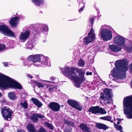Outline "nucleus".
<instances>
[{
    "label": "nucleus",
    "instance_id": "nucleus-1",
    "mask_svg": "<svg viewBox=\"0 0 132 132\" xmlns=\"http://www.w3.org/2000/svg\"><path fill=\"white\" fill-rule=\"evenodd\" d=\"M115 65L117 69L114 68L111 71L110 75L114 79H123L125 78V73L128 69L127 60L123 59L116 61ZM109 76L110 77V75Z\"/></svg>",
    "mask_w": 132,
    "mask_h": 132
},
{
    "label": "nucleus",
    "instance_id": "nucleus-2",
    "mask_svg": "<svg viewBox=\"0 0 132 132\" xmlns=\"http://www.w3.org/2000/svg\"><path fill=\"white\" fill-rule=\"evenodd\" d=\"M69 77L73 80L76 87H79L80 84L85 79V71L82 69L73 67L69 69Z\"/></svg>",
    "mask_w": 132,
    "mask_h": 132
},
{
    "label": "nucleus",
    "instance_id": "nucleus-3",
    "mask_svg": "<svg viewBox=\"0 0 132 132\" xmlns=\"http://www.w3.org/2000/svg\"><path fill=\"white\" fill-rule=\"evenodd\" d=\"M0 87L4 89L9 87L22 88L21 85L13 79L0 73Z\"/></svg>",
    "mask_w": 132,
    "mask_h": 132
},
{
    "label": "nucleus",
    "instance_id": "nucleus-4",
    "mask_svg": "<svg viewBox=\"0 0 132 132\" xmlns=\"http://www.w3.org/2000/svg\"><path fill=\"white\" fill-rule=\"evenodd\" d=\"M123 105V111L127 118H132V96L125 98Z\"/></svg>",
    "mask_w": 132,
    "mask_h": 132
},
{
    "label": "nucleus",
    "instance_id": "nucleus-5",
    "mask_svg": "<svg viewBox=\"0 0 132 132\" xmlns=\"http://www.w3.org/2000/svg\"><path fill=\"white\" fill-rule=\"evenodd\" d=\"M42 55L37 54L36 55H31L29 56L27 58L26 60L24 61L23 64L24 66L27 65L28 68L30 67L31 64H30V61L32 62V64L35 67L38 66L40 63V61L41 58V56Z\"/></svg>",
    "mask_w": 132,
    "mask_h": 132
},
{
    "label": "nucleus",
    "instance_id": "nucleus-6",
    "mask_svg": "<svg viewBox=\"0 0 132 132\" xmlns=\"http://www.w3.org/2000/svg\"><path fill=\"white\" fill-rule=\"evenodd\" d=\"M101 36L103 39L107 41L112 38V35L111 31L108 29H102L101 31Z\"/></svg>",
    "mask_w": 132,
    "mask_h": 132
},
{
    "label": "nucleus",
    "instance_id": "nucleus-7",
    "mask_svg": "<svg viewBox=\"0 0 132 132\" xmlns=\"http://www.w3.org/2000/svg\"><path fill=\"white\" fill-rule=\"evenodd\" d=\"M1 113L3 117L7 120H11V117L12 111L8 107H4L1 109Z\"/></svg>",
    "mask_w": 132,
    "mask_h": 132
},
{
    "label": "nucleus",
    "instance_id": "nucleus-8",
    "mask_svg": "<svg viewBox=\"0 0 132 132\" xmlns=\"http://www.w3.org/2000/svg\"><path fill=\"white\" fill-rule=\"evenodd\" d=\"M0 32H2L5 35L6 34L10 36L15 37V34L7 27L4 24L0 25Z\"/></svg>",
    "mask_w": 132,
    "mask_h": 132
},
{
    "label": "nucleus",
    "instance_id": "nucleus-9",
    "mask_svg": "<svg viewBox=\"0 0 132 132\" xmlns=\"http://www.w3.org/2000/svg\"><path fill=\"white\" fill-rule=\"evenodd\" d=\"M95 38V36L92 27L88 35L84 39L83 42L85 45H88L89 43L92 42Z\"/></svg>",
    "mask_w": 132,
    "mask_h": 132
},
{
    "label": "nucleus",
    "instance_id": "nucleus-10",
    "mask_svg": "<svg viewBox=\"0 0 132 132\" xmlns=\"http://www.w3.org/2000/svg\"><path fill=\"white\" fill-rule=\"evenodd\" d=\"M114 43L119 46L121 47L123 49L127 48V47L125 44V39L122 37L117 36L116 37L114 40Z\"/></svg>",
    "mask_w": 132,
    "mask_h": 132
},
{
    "label": "nucleus",
    "instance_id": "nucleus-11",
    "mask_svg": "<svg viewBox=\"0 0 132 132\" xmlns=\"http://www.w3.org/2000/svg\"><path fill=\"white\" fill-rule=\"evenodd\" d=\"M111 90L110 89L106 88L104 91V94L100 96V98L101 99V101L103 100H109L111 99Z\"/></svg>",
    "mask_w": 132,
    "mask_h": 132
},
{
    "label": "nucleus",
    "instance_id": "nucleus-12",
    "mask_svg": "<svg viewBox=\"0 0 132 132\" xmlns=\"http://www.w3.org/2000/svg\"><path fill=\"white\" fill-rule=\"evenodd\" d=\"M48 58L44 56L43 55L41 56V58L40 61V63L39 66L43 67H45L46 66L50 67L51 66V64L48 62Z\"/></svg>",
    "mask_w": 132,
    "mask_h": 132
},
{
    "label": "nucleus",
    "instance_id": "nucleus-13",
    "mask_svg": "<svg viewBox=\"0 0 132 132\" xmlns=\"http://www.w3.org/2000/svg\"><path fill=\"white\" fill-rule=\"evenodd\" d=\"M49 108L54 112L58 111L60 108V105L58 103L55 102H51L48 105Z\"/></svg>",
    "mask_w": 132,
    "mask_h": 132
},
{
    "label": "nucleus",
    "instance_id": "nucleus-14",
    "mask_svg": "<svg viewBox=\"0 0 132 132\" xmlns=\"http://www.w3.org/2000/svg\"><path fill=\"white\" fill-rule=\"evenodd\" d=\"M67 102L72 107L76 108L79 110L81 111L82 109L81 106L75 101L72 100H68Z\"/></svg>",
    "mask_w": 132,
    "mask_h": 132
},
{
    "label": "nucleus",
    "instance_id": "nucleus-15",
    "mask_svg": "<svg viewBox=\"0 0 132 132\" xmlns=\"http://www.w3.org/2000/svg\"><path fill=\"white\" fill-rule=\"evenodd\" d=\"M44 117V116L41 114L35 113L32 114L30 117V119L34 122H37L38 121V118L42 119Z\"/></svg>",
    "mask_w": 132,
    "mask_h": 132
},
{
    "label": "nucleus",
    "instance_id": "nucleus-16",
    "mask_svg": "<svg viewBox=\"0 0 132 132\" xmlns=\"http://www.w3.org/2000/svg\"><path fill=\"white\" fill-rule=\"evenodd\" d=\"M30 34L29 30L26 31L24 32H21L19 36V38L22 41L26 40L29 37Z\"/></svg>",
    "mask_w": 132,
    "mask_h": 132
},
{
    "label": "nucleus",
    "instance_id": "nucleus-17",
    "mask_svg": "<svg viewBox=\"0 0 132 132\" xmlns=\"http://www.w3.org/2000/svg\"><path fill=\"white\" fill-rule=\"evenodd\" d=\"M20 16H15L12 18L9 21V23L12 27H16L18 24V22L20 19Z\"/></svg>",
    "mask_w": 132,
    "mask_h": 132
},
{
    "label": "nucleus",
    "instance_id": "nucleus-18",
    "mask_svg": "<svg viewBox=\"0 0 132 132\" xmlns=\"http://www.w3.org/2000/svg\"><path fill=\"white\" fill-rule=\"evenodd\" d=\"M79 126L83 132H91L90 128L85 124L81 123L79 125Z\"/></svg>",
    "mask_w": 132,
    "mask_h": 132
},
{
    "label": "nucleus",
    "instance_id": "nucleus-19",
    "mask_svg": "<svg viewBox=\"0 0 132 132\" xmlns=\"http://www.w3.org/2000/svg\"><path fill=\"white\" fill-rule=\"evenodd\" d=\"M31 100L33 104H35L38 108H40L43 105L36 98L32 97Z\"/></svg>",
    "mask_w": 132,
    "mask_h": 132
},
{
    "label": "nucleus",
    "instance_id": "nucleus-20",
    "mask_svg": "<svg viewBox=\"0 0 132 132\" xmlns=\"http://www.w3.org/2000/svg\"><path fill=\"white\" fill-rule=\"evenodd\" d=\"M99 106H91L88 110V111L93 114H97Z\"/></svg>",
    "mask_w": 132,
    "mask_h": 132
},
{
    "label": "nucleus",
    "instance_id": "nucleus-21",
    "mask_svg": "<svg viewBox=\"0 0 132 132\" xmlns=\"http://www.w3.org/2000/svg\"><path fill=\"white\" fill-rule=\"evenodd\" d=\"M26 127L29 132H36L35 127L31 123H29L28 125Z\"/></svg>",
    "mask_w": 132,
    "mask_h": 132
},
{
    "label": "nucleus",
    "instance_id": "nucleus-22",
    "mask_svg": "<svg viewBox=\"0 0 132 132\" xmlns=\"http://www.w3.org/2000/svg\"><path fill=\"white\" fill-rule=\"evenodd\" d=\"M96 126L99 129H102L104 130H105L109 128V127L106 125L101 123H96Z\"/></svg>",
    "mask_w": 132,
    "mask_h": 132
},
{
    "label": "nucleus",
    "instance_id": "nucleus-23",
    "mask_svg": "<svg viewBox=\"0 0 132 132\" xmlns=\"http://www.w3.org/2000/svg\"><path fill=\"white\" fill-rule=\"evenodd\" d=\"M8 95L9 98L11 100H14L17 98V97L13 92H10L8 93Z\"/></svg>",
    "mask_w": 132,
    "mask_h": 132
},
{
    "label": "nucleus",
    "instance_id": "nucleus-24",
    "mask_svg": "<svg viewBox=\"0 0 132 132\" xmlns=\"http://www.w3.org/2000/svg\"><path fill=\"white\" fill-rule=\"evenodd\" d=\"M32 2H33L36 5L40 6L41 5L43 4L44 2V0H32Z\"/></svg>",
    "mask_w": 132,
    "mask_h": 132
},
{
    "label": "nucleus",
    "instance_id": "nucleus-25",
    "mask_svg": "<svg viewBox=\"0 0 132 132\" xmlns=\"http://www.w3.org/2000/svg\"><path fill=\"white\" fill-rule=\"evenodd\" d=\"M31 82L33 84L37 85L39 88L43 87L44 85V84L42 83L38 82L35 81H32Z\"/></svg>",
    "mask_w": 132,
    "mask_h": 132
},
{
    "label": "nucleus",
    "instance_id": "nucleus-26",
    "mask_svg": "<svg viewBox=\"0 0 132 132\" xmlns=\"http://www.w3.org/2000/svg\"><path fill=\"white\" fill-rule=\"evenodd\" d=\"M121 50H107V53L113 55H117L118 54L117 53Z\"/></svg>",
    "mask_w": 132,
    "mask_h": 132
},
{
    "label": "nucleus",
    "instance_id": "nucleus-27",
    "mask_svg": "<svg viewBox=\"0 0 132 132\" xmlns=\"http://www.w3.org/2000/svg\"><path fill=\"white\" fill-rule=\"evenodd\" d=\"M112 118V117L110 116H106L101 117L100 118V119L103 120L109 121L111 122L112 123L113 122V120H111Z\"/></svg>",
    "mask_w": 132,
    "mask_h": 132
},
{
    "label": "nucleus",
    "instance_id": "nucleus-28",
    "mask_svg": "<svg viewBox=\"0 0 132 132\" xmlns=\"http://www.w3.org/2000/svg\"><path fill=\"white\" fill-rule=\"evenodd\" d=\"M106 113V112L105 110L104 109L102 108H100L99 106L97 114H105Z\"/></svg>",
    "mask_w": 132,
    "mask_h": 132
},
{
    "label": "nucleus",
    "instance_id": "nucleus-29",
    "mask_svg": "<svg viewBox=\"0 0 132 132\" xmlns=\"http://www.w3.org/2000/svg\"><path fill=\"white\" fill-rule=\"evenodd\" d=\"M85 64V62L81 59H80L78 63V65L79 67H83Z\"/></svg>",
    "mask_w": 132,
    "mask_h": 132
},
{
    "label": "nucleus",
    "instance_id": "nucleus-30",
    "mask_svg": "<svg viewBox=\"0 0 132 132\" xmlns=\"http://www.w3.org/2000/svg\"><path fill=\"white\" fill-rule=\"evenodd\" d=\"M114 126L118 130H119L120 132H123L122 130V127L120 125H119L115 123H114Z\"/></svg>",
    "mask_w": 132,
    "mask_h": 132
},
{
    "label": "nucleus",
    "instance_id": "nucleus-31",
    "mask_svg": "<svg viewBox=\"0 0 132 132\" xmlns=\"http://www.w3.org/2000/svg\"><path fill=\"white\" fill-rule=\"evenodd\" d=\"M20 105L24 109H27V102L24 101L23 102H22L20 103Z\"/></svg>",
    "mask_w": 132,
    "mask_h": 132
},
{
    "label": "nucleus",
    "instance_id": "nucleus-32",
    "mask_svg": "<svg viewBox=\"0 0 132 132\" xmlns=\"http://www.w3.org/2000/svg\"><path fill=\"white\" fill-rule=\"evenodd\" d=\"M45 126L51 129H53V126L51 124L47 122H45Z\"/></svg>",
    "mask_w": 132,
    "mask_h": 132
},
{
    "label": "nucleus",
    "instance_id": "nucleus-33",
    "mask_svg": "<svg viewBox=\"0 0 132 132\" xmlns=\"http://www.w3.org/2000/svg\"><path fill=\"white\" fill-rule=\"evenodd\" d=\"M109 47L110 50H117V47L114 45H109Z\"/></svg>",
    "mask_w": 132,
    "mask_h": 132
},
{
    "label": "nucleus",
    "instance_id": "nucleus-34",
    "mask_svg": "<svg viewBox=\"0 0 132 132\" xmlns=\"http://www.w3.org/2000/svg\"><path fill=\"white\" fill-rule=\"evenodd\" d=\"M60 69L62 73L65 76H66V68L65 67L64 68H61Z\"/></svg>",
    "mask_w": 132,
    "mask_h": 132
},
{
    "label": "nucleus",
    "instance_id": "nucleus-35",
    "mask_svg": "<svg viewBox=\"0 0 132 132\" xmlns=\"http://www.w3.org/2000/svg\"><path fill=\"white\" fill-rule=\"evenodd\" d=\"M36 132H46L45 129L43 127H41L39 128Z\"/></svg>",
    "mask_w": 132,
    "mask_h": 132
},
{
    "label": "nucleus",
    "instance_id": "nucleus-36",
    "mask_svg": "<svg viewBox=\"0 0 132 132\" xmlns=\"http://www.w3.org/2000/svg\"><path fill=\"white\" fill-rule=\"evenodd\" d=\"M5 47L4 44H0V50H4Z\"/></svg>",
    "mask_w": 132,
    "mask_h": 132
},
{
    "label": "nucleus",
    "instance_id": "nucleus-37",
    "mask_svg": "<svg viewBox=\"0 0 132 132\" xmlns=\"http://www.w3.org/2000/svg\"><path fill=\"white\" fill-rule=\"evenodd\" d=\"M90 22L91 25H92L94 22V18L93 17H92L91 18H90Z\"/></svg>",
    "mask_w": 132,
    "mask_h": 132
},
{
    "label": "nucleus",
    "instance_id": "nucleus-38",
    "mask_svg": "<svg viewBox=\"0 0 132 132\" xmlns=\"http://www.w3.org/2000/svg\"><path fill=\"white\" fill-rule=\"evenodd\" d=\"M28 46V48L30 49V50H31V48L33 47L32 44H29Z\"/></svg>",
    "mask_w": 132,
    "mask_h": 132
},
{
    "label": "nucleus",
    "instance_id": "nucleus-39",
    "mask_svg": "<svg viewBox=\"0 0 132 132\" xmlns=\"http://www.w3.org/2000/svg\"><path fill=\"white\" fill-rule=\"evenodd\" d=\"M53 88L51 86L49 87V90L50 91H53Z\"/></svg>",
    "mask_w": 132,
    "mask_h": 132
},
{
    "label": "nucleus",
    "instance_id": "nucleus-40",
    "mask_svg": "<svg viewBox=\"0 0 132 132\" xmlns=\"http://www.w3.org/2000/svg\"><path fill=\"white\" fill-rule=\"evenodd\" d=\"M4 65V66H7L9 64L7 62H5L3 63Z\"/></svg>",
    "mask_w": 132,
    "mask_h": 132
},
{
    "label": "nucleus",
    "instance_id": "nucleus-41",
    "mask_svg": "<svg viewBox=\"0 0 132 132\" xmlns=\"http://www.w3.org/2000/svg\"><path fill=\"white\" fill-rule=\"evenodd\" d=\"M86 75H92V72H87L86 73Z\"/></svg>",
    "mask_w": 132,
    "mask_h": 132
},
{
    "label": "nucleus",
    "instance_id": "nucleus-42",
    "mask_svg": "<svg viewBox=\"0 0 132 132\" xmlns=\"http://www.w3.org/2000/svg\"><path fill=\"white\" fill-rule=\"evenodd\" d=\"M84 8V6H83L82 7L80 8L79 10V13H80L83 10V8Z\"/></svg>",
    "mask_w": 132,
    "mask_h": 132
},
{
    "label": "nucleus",
    "instance_id": "nucleus-43",
    "mask_svg": "<svg viewBox=\"0 0 132 132\" xmlns=\"http://www.w3.org/2000/svg\"><path fill=\"white\" fill-rule=\"evenodd\" d=\"M47 27H48L47 26H45L44 27H43L42 28V29L44 31H46V28H47Z\"/></svg>",
    "mask_w": 132,
    "mask_h": 132
},
{
    "label": "nucleus",
    "instance_id": "nucleus-44",
    "mask_svg": "<svg viewBox=\"0 0 132 132\" xmlns=\"http://www.w3.org/2000/svg\"><path fill=\"white\" fill-rule=\"evenodd\" d=\"M27 77L28 78H30L31 79H32V78H33V77L31 76L29 74H27Z\"/></svg>",
    "mask_w": 132,
    "mask_h": 132
},
{
    "label": "nucleus",
    "instance_id": "nucleus-45",
    "mask_svg": "<svg viewBox=\"0 0 132 132\" xmlns=\"http://www.w3.org/2000/svg\"><path fill=\"white\" fill-rule=\"evenodd\" d=\"M50 79L51 80H55V79H56V78L53 77H51L50 78Z\"/></svg>",
    "mask_w": 132,
    "mask_h": 132
},
{
    "label": "nucleus",
    "instance_id": "nucleus-46",
    "mask_svg": "<svg viewBox=\"0 0 132 132\" xmlns=\"http://www.w3.org/2000/svg\"><path fill=\"white\" fill-rule=\"evenodd\" d=\"M130 70L132 72V64L130 65Z\"/></svg>",
    "mask_w": 132,
    "mask_h": 132
},
{
    "label": "nucleus",
    "instance_id": "nucleus-47",
    "mask_svg": "<svg viewBox=\"0 0 132 132\" xmlns=\"http://www.w3.org/2000/svg\"><path fill=\"white\" fill-rule=\"evenodd\" d=\"M18 132H25V131L23 130H21L18 131Z\"/></svg>",
    "mask_w": 132,
    "mask_h": 132
},
{
    "label": "nucleus",
    "instance_id": "nucleus-48",
    "mask_svg": "<svg viewBox=\"0 0 132 132\" xmlns=\"http://www.w3.org/2000/svg\"><path fill=\"white\" fill-rule=\"evenodd\" d=\"M71 129H69L68 132H71ZM67 132H68V131H67Z\"/></svg>",
    "mask_w": 132,
    "mask_h": 132
},
{
    "label": "nucleus",
    "instance_id": "nucleus-49",
    "mask_svg": "<svg viewBox=\"0 0 132 132\" xmlns=\"http://www.w3.org/2000/svg\"><path fill=\"white\" fill-rule=\"evenodd\" d=\"M66 123H67H67H68V124H69L70 123V122L69 121H67V122H66Z\"/></svg>",
    "mask_w": 132,
    "mask_h": 132
},
{
    "label": "nucleus",
    "instance_id": "nucleus-50",
    "mask_svg": "<svg viewBox=\"0 0 132 132\" xmlns=\"http://www.w3.org/2000/svg\"><path fill=\"white\" fill-rule=\"evenodd\" d=\"M20 59L21 60H23V57H21L20 58Z\"/></svg>",
    "mask_w": 132,
    "mask_h": 132
},
{
    "label": "nucleus",
    "instance_id": "nucleus-51",
    "mask_svg": "<svg viewBox=\"0 0 132 132\" xmlns=\"http://www.w3.org/2000/svg\"><path fill=\"white\" fill-rule=\"evenodd\" d=\"M48 82H51V83H54L55 82L50 81H48Z\"/></svg>",
    "mask_w": 132,
    "mask_h": 132
},
{
    "label": "nucleus",
    "instance_id": "nucleus-52",
    "mask_svg": "<svg viewBox=\"0 0 132 132\" xmlns=\"http://www.w3.org/2000/svg\"><path fill=\"white\" fill-rule=\"evenodd\" d=\"M117 124H119L120 123V121H118L117 122Z\"/></svg>",
    "mask_w": 132,
    "mask_h": 132
},
{
    "label": "nucleus",
    "instance_id": "nucleus-53",
    "mask_svg": "<svg viewBox=\"0 0 132 132\" xmlns=\"http://www.w3.org/2000/svg\"><path fill=\"white\" fill-rule=\"evenodd\" d=\"M2 96V94L0 92V97Z\"/></svg>",
    "mask_w": 132,
    "mask_h": 132
},
{
    "label": "nucleus",
    "instance_id": "nucleus-54",
    "mask_svg": "<svg viewBox=\"0 0 132 132\" xmlns=\"http://www.w3.org/2000/svg\"><path fill=\"white\" fill-rule=\"evenodd\" d=\"M131 87L132 88V81H131Z\"/></svg>",
    "mask_w": 132,
    "mask_h": 132
},
{
    "label": "nucleus",
    "instance_id": "nucleus-55",
    "mask_svg": "<svg viewBox=\"0 0 132 132\" xmlns=\"http://www.w3.org/2000/svg\"><path fill=\"white\" fill-rule=\"evenodd\" d=\"M121 119H119V121H121Z\"/></svg>",
    "mask_w": 132,
    "mask_h": 132
},
{
    "label": "nucleus",
    "instance_id": "nucleus-56",
    "mask_svg": "<svg viewBox=\"0 0 132 132\" xmlns=\"http://www.w3.org/2000/svg\"><path fill=\"white\" fill-rule=\"evenodd\" d=\"M119 118H117V120L118 121H119Z\"/></svg>",
    "mask_w": 132,
    "mask_h": 132
},
{
    "label": "nucleus",
    "instance_id": "nucleus-57",
    "mask_svg": "<svg viewBox=\"0 0 132 132\" xmlns=\"http://www.w3.org/2000/svg\"><path fill=\"white\" fill-rule=\"evenodd\" d=\"M68 69V68L67 67L66 69H67H67Z\"/></svg>",
    "mask_w": 132,
    "mask_h": 132
},
{
    "label": "nucleus",
    "instance_id": "nucleus-58",
    "mask_svg": "<svg viewBox=\"0 0 132 132\" xmlns=\"http://www.w3.org/2000/svg\"><path fill=\"white\" fill-rule=\"evenodd\" d=\"M71 124H73V122H71Z\"/></svg>",
    "mask_w": 132,
    "mask_h": 132
},
{
    "label": "nucleus",
    "instance_id": "nucleus-59",
    "mask_svg": "<svg viewBox=\"0 0 132 132\" xmlns=\"http://www.w3.org/2000/svg\"><path fill=\"white\" fill-rule=\"evenodd\" d=\"M129 50H127V52H128V51H129Z\"/></svg>",
    "mask_w": 132,
    "mask_h": 132
},
{
    "label": "nucleus",
    "instance_id": "nucleus-60",
    "mask_svg": "<svg viewBox=\"0 0 132 132\" xmlns=\"http://www.w3.org/2000/svg\"><path fill=\"white\" fill-rule=\"evenodd\" d=\"M3 50H0V51H3Z\"/></svg>",
    "mask_w": 132,
    "mask_h": 132
},
{
    "label": "nucleus",
    "instance_id": "nucleus-61",
    "mask_svg": "<svg viewBox=\"0 0 132 132\" xmlns=\"http://www.w3.org/2000/svg\"><path fill=\"white\" fill-rule=\"evenodd\" d=\"M69 124H70V125L71 124H71H70V123Z\"/></svg>",
    "mask_w": 132,
    "mask_h": 132
},
{
    "label": "nucleus",
    "instance_id": "nucleus-62",
    "mask_svg": "<svg viewBox=\"0 0 132 132\" xmlns=\"http://www.w3.org/2000/svg\"><path fill=\"white\" fill-rule=\"evenodd\" d=\"M0 132H2L1 131H0Z\"/></svg>",
    "mask_w": 132,
    "mask_h": 132
}]
</instances>
